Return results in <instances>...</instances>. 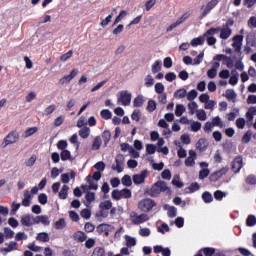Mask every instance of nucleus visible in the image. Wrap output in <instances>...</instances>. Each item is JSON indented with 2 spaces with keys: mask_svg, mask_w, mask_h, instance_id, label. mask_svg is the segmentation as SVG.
Segmentation results:
<instances>
[{
  "mask_svg": "<svg viewBox=\"0 0 256 256\" xmlns=\"http://www.w3.org/2000/svg\"><path fill=\"white\" fill-rule=\"evenodd\" d=\"M73 238L75 241H79V243H83V241H86L87 239V234L81 231H78L74 233Z\"/></svg>",
  "mask_w": 256,
  "mask_h": 256,
  "instance_id": "obj_28",
  "label": "nucleus"
},
{
  "mask_svg": "<svg viewBox=\"0 0 256 256\" xmlns=\"http://www.w3.org/2000/svg\"><path fill=\"white\" fill-rule=\"evenodd\" d=\"M246 183L248 185H256V176L255 175H250L246 178Z\"/></svg>",
  "mask_w": 256,
  "mask_h": 256,
  "instance_id": "obj_64",
  "label": "nucleus"
},
{
  "mask_svg": "<svg viewBox=\"0 0 256 256\" xmlns=\"http://www.w3.org/2000/svg\"><path fill=\"white\" fill-rule=\"evenodd\" d=\"M79 74V70L78 69H73L69 75L63 76L62 78H60L59 80V85H65V83H69L71 82V80L74 77H77V75Z\"/></svg>",
  "mask_w": 256,
  "mask_h": 256,
  "instance_id": "obj_16",
  "label": "nucleus"
},
{
  "mask_svg": "<svg viewBox=\"0 0 256 256\" xmlns=\"http://www.w3.org/2000/svg\"><path fill=\"white\" fill-rule=\"evenodd\" d=\"M218 31H220V39H229V37H231L232 30L228 26L219 29Z\"/></svg>",
  "mask_w": 256,
  "mask_h": 256,
  "instance_id": "obj_24",
  "label": "nucleus"
},
{
  "mask_svg": "<svg viewBox=\"0 0 256 256\" xmlns=\"http://www.w3.org/2000/svg\"><path fill=\"white\" fill-rule=\"evenodd\" d=\"M7 247L1 248V253H4V255H7V253H11V251H17V242H10L6 244Z\"/></svg>",
  "mask_w": 256,
  "mask_h": 256,
  "instance_id": "obj_19",
  "label": "nucleus"
},
{
  "mask_svg": "<svg viewBox=\"0 0 256 256\" xmlns=\"http://www.w3.org/2000/svg\"><path fill=\"white\" fill-rule=\"evenodd\" d=\"M190 127H191V131H193L194 133H197L198 131H201V122L191 120Z\"/></svg>",
  "mask_w": 256,
  "mask_h": 256,
  "instance_id": "obj_41",
  "label": "nucleus"
},
{
  "mask_svg": "<svg viewBox=\"0 0 256 256\" xmlns=\"http://www.w3.org/2000/svg\"><path fill=\"white\" fill-rule=\"evenodd\" d=\"M32 199L33 195H31V192L29 190L24 191V198L22 199L23 207H30Z\"/></svg>",
  "mask_w": 256,
  "mask_h": 256,
  "instance_id": "obj_18",
  "label": "nucleus"
},
{
  "mask_svg": "<svg viewBox=\"0 0 256 256\" xmlns=\"http://www.w3.org/2000/svg\"><path fill=\"white\" fill-rule=\"evenodd\" d=\"M218 3H219V0H211L205 6H202L201 7L202 13L200 15V19H204V17H207V15L211 13V10L217 7Z\"/></svg>",
  "mask_w": 256,
  "mask_h": 256,
  "instance_id": "obj_7",
  "label": "nucleus"
},
{
  "mask_svg": "<svg viewBox=\"0 0 256 256\" xmlns=\"http://www.w3.org/2000/svg\"><path fill=\"white\" fill-rule=\"evenodd\" d=\"M55 229H65L67 227V222H65L64 218H60L58 221L54 224Z\"/></svg>",
  "mask_w": 256,
  "mask_h": 256,
  "instance_id": "obj_38",
  "label": "nucleus"
},
{
  "mask_svg": "<svg viewBox=\"0 0 256 256\" xmlns=\"http://www.w3.org/2000/svg\"><path fill=\"white\" fill-rule=\"evenodd\" d=\"M215 105H217V102H215L214 100H209L204 105V109H210V111H213V109H215Z\"/></svg>",
  "mask_w": 256,
  "mask_h": 256,
  "instance_id": "obj_61",
  "label": "nucleus"
},
{
  "mask_svg": "<svg viewBox=\"0 0 256 256\" xmlns=\"http://www.w3.org/2000/svg\"><path fill=\"white\" fill-rule=\"evenodd\" d=\"M188 157L184 161L185 167H195V161L197 160V152L195 150H189Z\"/></svg>",
  "mask_w": 256,
  "mask_h": 256,
  "instance_id": "obj_12",
  "label": "nucleus"
},
{
  "mask_svg": "<svg viewBox=\"0 0 256 256\" xmlns=\"http://www.w3.org/2000/svg\"><path fill=\"white\" fill-rule=\"evenodd\" d=\"M205 256H213L215 255V249L214 248H204L202 249Z\"/></svg>",
  "mask_w": 256,
  "mask_h": 256,
  "instance_id": "obj_63",
  "label": "nucleus"
},
{
  "mask_svg": "<svg viewBox=\"0 0 256 256\" xmlns=\"http://www.w3.org/2000/svg\"><path fill=\"white\" fill-rule=\"evenodd\" d=\"M100 116L102 119H111L112 113L109 111V109H104L100 112Z\"/></svg>",
  "mask_w": 256,
  "mask_h": 256,
  "instance_id": "obj_58",
  "label": "nucleus"
},
{
  "mask_svg": "<svg viewBox=\"0 0 256 256\" xmlns=\"http://www.w3.org/2000/svg\"><path fill=\"white\" fill-rule=\"evenodd\" d=\"M232 171L234 173H239L243 169V157L237 156L231 163Z\"/></svg>",
  "mask_w": 256,
  "mask_h": 256,
  "instance_id": "obj_14",
  "label": "nucleus"
},
{
  "mask_svg": "<svg viewBox=\"0 0 256 256\" xmlns=\"http://www.w3.org/2000/svg\"><path fill=\"white\" fill-rule=\"evenodd\" d=\"M148 175L149 171L142 170L141 173L133 176V183L135 185H141L142 183H145V179H147Z\"/></svg>",
  "mask_w": 256,
  "mask_h": 256,
  "instance_id": "obj_13",
  "label": "nucleus"
},
{
  "mask_svg": "<svg viewBox=\"0 0 256 256\" xmlns=\"http://www.w3.org/2000/svg\"><path fill=\"white\" fill-rule=\"evenodd\" d=\"M157 109V102L155 100H149L147 105V111H155Z\"/></svg>",
  "mask_w": 256,
  "mask_h": 256,
  "instance_id": "obj_56",
  "label": "nucleus"
},
{
  "mask_svg": "<svg viewBox=\"0 0 256 256\" xmlns=\"http://www.w3.org/2000/svg\"><path fill=\"white\" fill-rule=\"evenodd\" d=\"M112 199L119 201L121 199H131V190L124 188L122 190H114L112 192Z\"/></svg>",
  "mask_w": 256,
  "mask_h": 256,
  "instance_id": "obj_5",
  "label": "nucleus"
},
{
  "mask_svg": "<svg viewBox=\"0 0 256 256\" xmlns=\"http://www.w3.org/2000/svg\"><path fill=\"white\" fill-rule=\"evenodd\" d=\"M236 83H239V73H237V70H232V76L229 78V84L235 85Z\"/></svg>",
  "mask_w": 256,
  "mask_h": 256,
  "instance_id": "obj_31",
  "label": "nucleus"
},
{
  "mask_svg": "<svg viewBox=\"0 0 256 256\" xmlns=\"http://www.w3.org/2000/svg\"><path fill=\"white\" fill-rule=\"evenodd\" d=\"M131 93L127 90H123L118 93V103H121L124 107L131 105Z\"/></svg>",
  "mask_w": 256,
  "mask_h": 256,
  "instance_id": "obj_6",
  "label": "nucleus"
},
{
  "mask_svg": "<svg viewBox=\"0 0 256 256\" xmlns=\"http://www.w3.org/2000/svg\"><path fill=\"white\" fill-rule=\"evenodd\" d=\"M174 97L176 99H185V97H187V90H185V88H181V89L177 90L174 93Z\"/></svg>",
  "mask_w": 256,
  "mask_h": 256,
  "instance_id": "obj_33",
  "label": "nucleus"
},
{
  "mask_svg": "<svg viewBox=\"0 0 256 256\" xmlns=\"http://www.w3.org/2000/svg\"><path fill=\"white\" fill-rule=\"evenodd\" d=\"M21 224L24 225V227H31V225H35L36 220L35 217L31 215H26L21 218Z\"/></svg>",
  "mask_w": 256,
  "mask_h": 256,
  "instance_id": "obj_17",
  "label": "nucleus"
},
{
  "mask_svg": "<svg viewBox=\"0 0 256 256\" xmlns=\"http://www.w3.org/2000/svg\"><path fill=\"white\" fill-rule=\"evenodd\" d=\"M122 156H117L115 159L116 165H112L113 171H117V173H123V161H121Z\"/></svg>",
  "mask_w": 256,
  "mask_h": 256,
  "instance_id": "obj_20",
  "label": "nucleus"
},
{
  "mask_svg": "<svg viewBox=\"0 0 256 256\" xmlns=\"http://www.w3.org/2000/svg\"><path fill=\"white\" fill-rule=\"evenodd\" d=\"M172 185H175V187H178V189H181L183 187V182H181L179 175H175L172 180Z\"/></svg>",
  "mask_w": 256,
  "mask_h": 256,
  "instance_id": "obj_54",
  "label": "nucleus"
},
{
  "mask_svg": "<svg viewBox=\"0 0 256 256\" xmlns=\"http://www.w3.org/2000/svg\"><path fill=\"white\" fill-rule=\"evenodd\" d=\"M155 205L156 204L153 199L145 198L138 203V209H140V211H143L144 213H149V211H151V209H153Z\"/></svg>",
  "mask_w": 256,
  "mask_h": 256,
  "instance_id": "obj_4",
  "label": "nucleus"
},
{
  "mask_svg": "<svg viewBox=\"0 0 256 256\" xmlns=\"http://www.w3.org/2000/svg\"><path fill=\"white\" fill-rule=\"evenodd\" d=\"M187 111V108L183 104H177L175 109V115L176 117H181Z\"/></svg>",
  "mask_w": 256,
  "mask_h": 256,
  "instance_id": "obj_32",
  "label": "nucleus"
},
{
  "mask_svg": "<svg viewBox=\"0 0 256 256\" xmlns=\"http://www.w3.org/2000/svg\"><path fill=\"white\" fill-rule=\"evenodd\" d=\"M155 92L158 93V95H163V93L165 92V85H163V83L158 82L155 84L154 86Z\"/></svg>",
  "mask_w": 256,
  "mask_h": 256,
  "instance_id": "obj_42",
  "label": "nucleus"
},
{
  "mask_svg": "<svg viewBox=\"0 0 256 256\" xmlns=\"http://www.w3.org/2000/svg\"><path fill=\"white\" fill-rule=\"evenodd\" d=\"M113 207V202H111V200H106V201H102L99 204V208H100V215L102 217H107L109 209H111Z\"/></svg>",
  "mask_w": 256,
  "mask_h": 256,
  "instance_id": "obj_10",
  "label": "nucleus"
},
{
  "mask_svg": "<svg viewBox=\"0 0 256 256\" xmlns=\"http://www.w3.org/2000/svg\"><path fill=\"white\" fill-rule=\"evenodd\" d=\"M130 221L134 225H141V223L149 221V215L145 213L139 214L133 211L130 213Z\"/></svg>",
  "mask_w": 256,
  "mask_h": 256,
  "instance_id": "obj_3",
  "label": "nucleus"
},
{
  "mask_svg": "<svg viewBox=\"0 0 256 256\" xmlns=\"http://www.w3.org/2000/svg\"><path fill=\"white\" fill-rule=\"evenodd\" d=\"M162 69V62L161 60H156L153 64H152V73H159V71H161Z\"/></svg>",
  "mask_w": 256,
  "mask_h": 256,
  "instance_id": "obj_36",
  "label": "nucleus"
},
{
  "mask_svg": "<svg viewBox=\"0 0 256 256\" xmlns=\"http://www.w3.org/2000/svg\"><path fill=\"white\" fill-rule=\"evenodd\" d=\"M205 43V36H199L191 40L190 45L191 47H197L199 45H203Z\"/></svg>",
  "mask_w": 256,
  "mask_h": 256,
  "instance_id": "obj_27",
  "label": "nucleus"
},
{
  "mask_svg": "<svg viewBox=\"0 0 256 256\" xmlns=\"http://www.w3.org/2000/svg\"><path fill=\"white\" fill-rule=\"evenodd\" d=\"M248 27H250V29H256V16H252L249 18Z\"/></svg>",
  "mask_w": 256,
  "mask_h": 256,
  "instance_id": "obj_62",
  "label": "nucleus"
},
{
  "mask_svg": "<svg viewBox=\"0 0 256 256\" xmlns=\"http://www.w3.org/2000/svg\"><path fill=\"white\" fill-rule=\"evenodd\" d=\"M69 193V186L63 185L60 192H59V198L60 199H67V194Z\"/></svg>",
  "mask_w": 256,
  "mask_h": 256,
  "instance_id": "obj_37",
  "label": "nucleus"
},
{
  "mask_svg": "<svg viewBox=\"0 0 256 256\" xmlns=\"http://www.w3.org/2000/svg\"><path fill=\"white\" fill-rule=\"evenodd\" d=\"M127 15V10H121L119 15L115 18L113 25H117L118 23H120L121 19H125Z\"/></svg>",
  "mask_w": 256,
  "mask_h": 256,
  "instance_id": "obj_35",
  "label": "nucleus"
},
{
  "mask_svg": "<svg viewBox=\"0 0 256 256\" xmlns=\"http://www.w3.org/2000/svg\"><path fill=\"white\" fill-rule=\"evenodd\" d=\"M196 117L199 119V121H207V112H205L203 109H199L196 111Z\"/></svg>",
  "mask_w": 256,
  "mask_h": 256,
  "instance_id": "obj_39",
  "label": "nucleus"
},
{
  "mask_svg": "<svg viewBox=\"0 0 256 256\" xmlns=\"http://www.w3.org/2000/svg\"><path fill=\"white\" fill-rule=\"evenodd\" d=\"M92 256H105V249L96 247L92 253Z\"/></svg>",
  "mask_w": 256,
  "mask_h": 256,
  "instance_id": "obj_57",
  "label": "nucleus"
},
{
  "mask_svg": "<svg viewBox=\"0 0 256 256\" xmlns=\"http://www.w3.org/2000/svg\"><path fill=\"white\" fill-rule=\"evenodd\" d=\"M207 147H209V142L205 138H200L196 143V149H199L200 151H205Z\"/></svg>",
  "mask_w": 256,
  "mask_h": 256,
  "instance_id": "obj_22",
  "label": "nucleus"
},
{
  "mask_svg": "<svg viewBox=\"0 0 256 256\" xmlns=\"http://www.w3.org/2000/svg\"><path fill=\"white\" fill-rule=\"evenodd\" d=\"M228 172H229V167H223L220 170L213 172L210 175L209 179H210V181L215 183L216 181H219L221 179V177H223V175H227Z\"/></svg>",
  "mask_w": 256,
  "mask_h": 256,
  "instance_id": "obj_9",
  "label": "nucleus"
},
{
  "mask_svg": "<svg viewBox=\"0 0 256 256\" xmlns=\"http://www.w3.org/2000/svg\"><path fill=\"white\" fill-rule=\"evenodd\" d=\"M101 145H103L101 136H96L92 141V151H99V149H101Z\"/></svg>",
  "mask_w": 256,
  "mask_h": 256,
  "instance_id": "obj_21",
  "label": "nucleus"
},
{
  "mask_svg": "<svg viewBox=\"0 0 256 256\" xmlns=\"http://www.w3.org/2000/svg\"><path fill=\"white\" fill-rule=\"evenodd\" d=\"M14 235H15V232L11 228L9 227L4 228V236L6 239H13Z\"/></svg>",
  "mask_w": 256,
  "mask_h": 256,
  "instance_id": "obj_49",
  "label": "nucleus"
},
{
  "mask_svg": "<svg viewBox=\"0 0 256 256\" xmlns=\"http://www.w3.org/2000/svg\"><path fill=\"white\" fill-rule=\"evenodd\" d=\"M199 95V93L197 92V90L193 89L191 90L188 94H186V97L188 99V101H195V99H197V96Z\"/></svg>",
  "mask_w": 256,
  "mask_h": 256,
  "instance_id": "obj_43",
  "label": "nucleus"
},
{
  "mask_svg": "<svg viewBox=\"0 0 256 256\" xmlns=\"http://www.w3.org/2000/svg\"><path fill=\"white\" fill-rule=\"evenodd\" d=\"M89 135H91V128L85 126V127H82L80 130H79V136L82 138V139H87L89 137Z\"/></svg>",
  "mask_w": 256,
  "mask_h": 256,
  "instance_id": "obj_29",
  "label": "nucleus"
},
{
  "mask_svg": "<svg viewBox=\"0 0 256 256\" xmlns=\"http://www.w3.org/2000/svg\"><path fill=\"white\" fill-rule=\"evenodd\" d=\"M224 63H225V65H226V67L228 68V69H233V67H235V61L233 60V58H231V57H229V56H226L225 58H224Z\"/></svg>",
  "mask_w": 256,
  "mask_h": 256,
  "instance_id": "obj_44",
  "label": "nucleus"
},
{
  "mask_svg": "<svg viewBox=\"0 0 256 256\" xmlns=\"http://www.w3.org/2000/svg\"><path fill=\"white\" fill-rule=\"evenodd\" d=\"M36 223H42L43 225H49V217L48 216H37L35 218Z\"/></svg>",
  "mask_w": 256,
  "mask_h": 256,
  "instance_id": "obj_45",
  "label": "nucleus"
},
{
  "mask_svg": "<svg viewBox=\"0 0 256 256\" xmlns=\"http://www.w3.org/2000/svg\"><path fill=\"white\" fill-rule=\"evenodd\" d=\"M199 105H197V102L192 101L188 104V113L189 115H195L199 111Z\"/></svg>",
  "mask_w": 256,
  "mask_h": 256,
  "instance_id": "obj_26",
  "label": "nucleus"
},
{
  "mask_svg": "<svg viewBox=\"0 0 256 256\" xmlns=\"http://www.w3.org/2000/svg\"><path fill=\"white\" fill-rule=\"evenodd\" d=\"M256 115V108L255 107H250L246 113V119H248V121H253V118Z\"/></svg>",
  "mask_w": 256,
  "mask_h": 256,
  "instance_id": "obj_40",
  "label": "nucleus"
},
{
  "mask_svg": "<svg viewBox=\"0 0 256 256\" xmlns=\"http://www.w3.org/2000/svg\"><path fill=\"white\" fill-rule=\"evenodd\" d=\"M168 217H177V208L173 207V206H168Z\"/></svg>",
  "mask_w": 256,
  "mask_h": 256,
  "instance_id": "obj_60",
  "label": "nucleus"
},
{
  "mask_svg": "<svg viewBox=\"0 0 256 256\" xmlns=\"http://www.w3.org/2000/svg\"><path fill=\"white\" fill-rule=\"evenodd\" d=\"M25 99L26 103H32V101H35V99H37V93L31 91L26 95Z\"/></svg>",
  "mask_w": 256,
  "mask_h": 256,
  "instance_id": "obj_50",
  "label": "nucleus"
},
{
  "mask_svg": "<svg viewBox=\"0 0 256 256\" xmlns=\"http://www.w3.org/2000/svg\"><path fill=\"white\" fill-rule=\"evenodd\" d=\"M111 19H113V14L108 15L106 18H101L100 25L105 28L109 23L111 22Z\"/></svg>",
  "mask_w": 256,
  "mask_h": 256,
  "instance_id": "obj_48",
  "label": "nucleus"
},
{
  "mask_svg": "<svg viewBox=\"0 0 256 256\" xmlns=\"http://www.w3.org/2000/svg\"><path fill=\"white\" fill-rule=\"evenodd\" d=\"M103 140H104V145H107L109 141H111V131L105 130L102 134Z\"/></svg>",
  "mask_w": 256,
  "mask_h": 256,
  "instance_id": "obj_55",
  "label": "nucleus"
},
{
  "mask_svg": "<svg viewBox=\"0 0 256 256\" xmlns=\"http://www.w3.org/2000/svg\"><path fill=\"white\" fill-rule=\"evenodd\" d=\"M232 47L235 49L237 53L241 52V47H243V36L236 35L232 38Z\"/></svg>",
  "mask_w": 256,
  "mask_h": 256,
  "instance_id": "obj_15",
  "label": "nucleus"
},
{
  "mask_svg": "<svg viewBox=\"0 0 256 256\" xmlns=\"http://www.w3.org/2000/svg\"><path fill=\"white\" fill-rule=\"evenodd\" d=\"M246 225L248 227H253L256 225V217L255 215H249L248 218L246 219Z\"/></svg>",
  "mask_w": 256,
  "mask_h": 256,
  "instance_id": "obj_52",
  "label": "nucleus"
},
{
  "mask_svg": "<svg viewBox=\"0 0 256 256\" xmlns=\"http://www.w3.org/2000/svg\"><path fill=\"white\" fill-rule=\"evenodd\" d=\"M215 33H219V28H210L205 34H204V39L206 37V41L208 45H215L217 43V39L213 37Z\"/></svg>",
  "mask_w": 256,
  "mask_h": 256,
  "instance_id": "obj_8",
  "label": "nucleus"
},
{
  "mask_svg": "<svg viewBox=\"0 0 256 256\" xmlns=\"http://www.w3.org/2000/svg\"><path fill=\"white\" fill-rule=\"evenodd\" d=\"M21 139V134L17 130H13L9 132L3 140L2 147L5 148L9 145H15V143L19 142Z\"/></svg>",
  "mask_w": 256,
  "mask_h": 256,
  "instance_id": "obj_2",
  "label": "nucleus"
},
{
  "mask_svg": "<svg viewBox=\"0 0 256 256\" xmlns=\"http://www.w3.org/2000/svg\"><path fill=\"white\" fill-rule=\"evenodd\" d=\"M127 247H135L137 245V239L135 237H131L129 235L125 236Z\"/></svg>",
  "mask_w": 256,
  "mask_h": 256,
  "instance_id": "obj_34",
  "label": "nucleus"
},
{
  "mask_svg": "<svg viewBox=\"0 0 256 256\" xmlns=\"http://www.w3.org/2000/svg\"><path fill=\"white\" fill-rule=\"evenodd\" d=\"M225 97L227 99H229V101H233V99H235V97H237V94L235 93V90L233 89H228L225 92Z\"/></svg>",
  "mask_w": 256,
  "mask_h": 256,
  "instance_id": "obj_47",
  "label": "nucleus"
},
{
  "mask_svg": "<svg viewBox=\"0 0 256 256\" xmlns=\"http://www.w3.org/2000/svg\"><path fill=\"white\" fill-rule=\"evenodd\" d=\"M189 15H191L189 12L184 13L180 18L177 19L176 22H173L170 26H168L166 28V31H173V29H175L176 27H179V25H181V23H184L185 21H187V19H189Z\"/></svg>",
  "mask_w": 256,
  "mask_h": 256,
  "instance_id": "obj_11",
  "label": "nucleus"
},
{
  "mask_svg": "<svg viewBox=\"0 0 256 256\" xmlns=\"http://www.w3.org/2000/svg\"><path fill=\"white\" fill-rule=\"evenodd\" d=\"M148 193L150 197H159L161 193H167V195H171V188L167 186V182L158 181L152 185Z\"/></svg>",
  "mask_w": 256,
  "mask_h": 256,
  "instance_id": "obj_1",
  "label": "nucleus"
},
{
  "mask_svg": "<svg viewBox=\"0 0 256 256\" xmlns=\"http://www.w3.org/2000/svg\"><path fill=\"white\" fill-rule=\"evenodd\" d=\"M122 185H124L125 187H131V185H133V181L131 180V176H129V175L123 176Z\"/></svg>",
  "mask_w": 256,
  "mask_h": 256,
  "instance_id": "obj_46",
  "label": "nucleus"
},
{
  "mask_svg": "<svg viewBox=\"0 0 256 256\" xmlns=\"http://www.w3.org/2000/svg\"><path fill=\"white\" fill-rule=\"evenodd\" d=\"M71 57H73V50H70L67 53L63 54L60 57V61H62V63H66V61H69V59H71Z\"/></svg>",
  "mask_w": 256,
  "mask_h": 256,
  "instance_id": "obj_51",
  "label": "nucleus"
},
{
  "mask_svg": "<svg viewBox=\"0 0 256 256\" xmlns=\"http://www.w3.org/2000/svg\"><path fill=\"white\" fill-rule=\"evenodd\" d=\"M153 85H155V78L153 77V75L151 74H147L144 77V86L149 89L151 87H153Z\"/></svg>",
  "mask_w": 256,
  "mask_h": 256,
  "instance_id": "obj_23",
  "label": "nucleus"
},
{
  "mask_svg": "<svg viewBox=\"0 0 256 256\" xmlns=\"http://www.w3.org/2000/svg\"><path fill=\"white\" fill-rule=\"evenodd\" d=\"M143 103H145L143 96H138L134 99V107H142Z\"/></svg>",
  "mask_w": 256,
  "mask_h": 256,
  "instance_id": "obj_59",
  "label": "nucleus"
},
{
  "mask_svg": "<svg viewBox=\"0 0 256 256\" xmlns=\"http://www.w3.org/2000/svg\"><path fill=\"white\" fill-rule=\"evenodd\" d=\"M39 131V128L37 127H31L29 129H27L23 134L22 137L24 139H27L29 137H31L32 135H35V133H37Z\"/></svg>",
  "mask_w": 256,
  "mask_h": 256,
  "instance_id": "obj_30",
  "label": "nucleus"
},
{
  "mask_svg": "<svg viewBox=\"0 0 256 256\" xmlns=\"http://www.w3.org/2000/svg\"><path fill=\"white\" fill-rule=\"evenodd\" d=\"M60 157L63 161H69L71 159V152L69 150H62Z\"/></svg>",
  "mask_w": 256,
  "mask_h": 256,
  "instance_id": "obj_53",
  "label": "nucleus"
},
{
  "mask_svg": "<svg viewBox=\"0 0 256 256\" xmlns=\"http://www.w3.org/2000/svg\"><path fill=\"white\" fill-rule=\"evenodd\" d=\"M36 241H41L42 243H49V233L40 232L36 236Z\"/></svg>",
  "mask_w": 256,
  "mask_h": 256,
  "instance_id": "obj_25",
  "label": "nucleus"
}]
</instances>
